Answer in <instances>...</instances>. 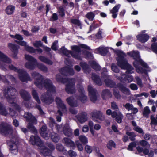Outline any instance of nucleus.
<instances>
[{"label":"nucleus","mask_w":157,"mask_h":157,"mask_svg":"<svg viewBox=\"0 0 157 157\" xmlns=\"http://www.w3.org/2000/svg\"><path fill=\"white\" fill-rule=\"evenodd\" d=\"M31 75L33 78H36L34 83L36 86L40 88L44 86L47 90V93L42 95L41 101L46 104L51 103L54 101L52 96L56 91L55 87L52 85V82L48 78L44 79L42 76L36 72H32Z\"/></svg>","instance_id":"obj_1"},{"label":"nucleus","mask_w":157,"mask_h":157,"mask_svg":"<svg viewBox=\"0 0 157 157\" xmlns=\"http://www.w3.org/2000/svg\"><path fill=\"white\" fill-rule=\"evenodd\" d=\"M0 132L2 135L9 136L10 140L7 141L10 152L14 155L18 153L19 144L17 140L16 132L13 131L12 126L6 123H2L0 124Z\"/></svg>","instance_id":"obj_2"},{"label":"nucleus","mask_w":157,"mask_h":157,"mask_svg":"<svg viewBox=\"0 0 157 157\" xmlns=\"http://www.w3.org/2000/svg\"><path fill=\"white\" fill-rule=\"evenodd\" d=\"M11 63L10 59L0 51V67L2 69L4 70L9 68L17 72L20 79L22 82L32 80L30 76L26 71L17 69L12 65L10 64Z\"/></svg>","instance_id":"obj_3"},{"label":"nucleus","mask_w":157,"mask_h":157,"mask_svg":"<svg viewBox=\"0 0 157 157\" xmlns=\"http://www.w3.org/2000/svg\"><path fill=\"white\" fill-rule=\"evenodd\" d=\"M127 54L133 58L135 61L133 63V64L138 73L146 74L148 71H150L148 65L140 58L138 52L133 51L128 52Z\"/></svg>","instance_id":"obj_4"},{"label":"nucleus","mask_w":157,"mask_h":157,"mask_svg":"<svg viewBox=\"0 0 157 157\" xmlns=\"http://www.w3.org/2000/svg\"><path fill=\"white\" fill-rule=\"evenodd\" d=\"M117 64L121 69H126V73L131 74L133 73V68L128 64L126 59V55L122 51H118L117 52Z\"/></svg>","instance_id":"obj_5"},{"label":"nucleus","mask_w":157,"mask_h":157,"mask_svg":"<svg viewBox=\"0 0 157 157\" xmlns=\"http://www.w3.org/2000/svg\"><path fill=\"white\" fill-rule=\"evenodd\" d=\"M29 142L33 145H37L38 147L39 151L44 156H47L51 154V151L45 147L44 143L37 136H31Z\"/></svg>","instance_id":"obj_6"},{"label":"nucleus","mask_w":157,"mask_h":157,"mask_svg":"<svg viewBox=\"0 0 157 157\" xmlns=\"http://www.w3.org/2000/svg\"><path fill=\"white\" fill-rule=\"evenodd\" d=\"M17 93L15 89L10 87L6 88L4 90L3 93L5 97L6 98L9 103L12 105V106L14 107V109L19 111L20 107L14 102Z\"/></svg>","instance_id":"obj_7"},{"label":"nucleus","mask_w":157,"mask_h":157,"mask_svg":"<svg viewBox=\"0 0 157 157\" xmlns=\"http://www.w3.org/2000/svg\"><path fill=\"white\" fill-rule=\"evenodd\" d=\"M56 79L59 82L62 83L66 82V91L69 94H73L76 91L75 88V79L73 78H63L60 74H57L56 76Z\"/></svg>","instance_id":"obj_8"},{"label":"nucleus","mask_w":157,"mask_h":157,"mask_svg":"<svg viewBox=\"0 0 157 157\" xmlns=\"http://www.w3.org/2000/svg\"><path fill=\"white\" fill-rule=\"evenodd\" d=\"M56 79L59 82L62 83L66 82V91L69 94H73L76 91L75 88V79L73 78H63L60 74H57L56 76Z\"/></svg>","instance_id":"obj_9"},{"label":"nucleus","mask_w":157,"mask_h":157,"mask_svg":"<svg viewBox=\"0 0 157 157\" xmlns=\"http://www.w3.org/2000/svg\"><path fill=\"white\" fill-rule=\"evenodd\" d=\"M72 52H71L68 50L64 47H62L60 50V52L64 55L68 57L71 55L73 57L77 59H80L81 58L80 56L81 54V50L80 48L77 46H73L71 47Z\"/></svg>","instance_id":"obj_10"},{"label":"nucleus","mask_w":157,"mask_h":157,"mask_svg":"<svg viewBox=\"0 0 157 157\" xmlns=\"http://www.w3.org/2000/svg\"><path fill=\"white\" fill-rule=\"evenodd\" d=\"M24 117L29 122L28 124L27 128L33 133H36L37 131L33 124H36L37 123V121L36 118L32 116L30 113L25 112L24 115Z\"/></svg>","instance_id":"obj_11"},{"label":"nucleus","mask_w":157,"mask_h":157,"mask_svg":"<svg viewBox=\"0 0 157 157\" xmlns=\"http://www.w3.org/2000/svg\"><path fill=\"white\" fill-rule=\"evenodd\" d=\"M56 101L59 109L56 115L57 121L58 122H60L61 121V116H62L61 111L63 113H65L67 110L65 105L59 98L56 97Z\"/></svg>","instance_id":"obj_12"},{"label":"nucleus","mask_w":157,"mask_h":157,"mask_svg":"<svg viewBox=\"0 0 157 157\" xmlns=\"http://www.w3.org/2000/svg\"><path fill=\"white\" fill-rule=\"evenodd\" d=\"M25 59L29 61L25 63V67L31 70H34L36 67L35 66L37 62L36 60L31 56L27 54L25 56Z\"/></svg>","instance_id":"obj_13"},{"label":"nucleus","mask_w":157,"mask_h":157,"mask_svg":"<svg viewBox=\"0 0 157 157\" xmlns=\"http://www.w3.org/2000/svg\"><path fill=\"white\" fill-rule=\"evenodd\" d=\"M77 88L80 92V94L76 96V98L78 101H80L84 103L86 102L87 100V97L84 93V91L83 87L80 84H78L77 85Z\"/></svg>","instance_id":"obj_14"},{"label":"nucleus","mask_w":157,"mask_h":157,"mask_svg":"<svg viewBox=\"0 0 157 157\" xmlns=\"http://www.w3.org/2000/svg\"><path fill=\"white\" fill-rule=\"evenodd\" d=\"M106 113L108 115H111L113 118L116 117V121L118 123H121V122L123 117L122 114L120 111L117 112H113L112 113L110 109H108L106 111Z\"/></svg>","instance_id":"obj_15"},{"label":"nucleus","mask_w":157,"mask_h":157,"mask_svg":"<svg viewBox=\"0 0 157 157\" xmlns=\"http://www.w3.org/2000/svg\"><path fill=\"white\" fill-rule=\"evenodd\" d=\"M92 118L94 121L99 123L105 120L104 116L100 111H94L92 114Z\"/></svg>","instance_id":"obj_16"},{"label":"nucleus","mask_w":157,"mask_h":157,"mask_svg":"<svg viewBox=\"0 0 157 157\" xmlns=\"http://www.w3.org/2000/svg\"><path fill=\"white\" fill-rule=\"evenodd\" d=\"M9 113H8L6 110L4 106L0 103V114L1 115L6 116L9 114L13 117H16L17 116V113L13 110H12L11 108L9 109Z\"/></svg>","instance_id":"obj_17"},{"label":"nucleus","mask_w":157,"mask_h":157,"mask_svg":"<svg viewBox=\"0 0 157 157\" xmlns=\"http://www.w3.org/2000/svg\"><path fill=\"white\" fill-rule=\"evenodd\" d=\"M60 72L61 74L64 75H72L74 74L73 69L71 67H68L61 69Z\"/></svg>","instance_id":"obj_18"},{"label":"nucleus","mask_w":157,"mask_h":157,"mask_svg":"<svg viewBox=\"0 0 157 157\" xmlns=\"http://www.w3.org/2000/svg\"><path fill=\"white\" fill-rule=\"evenodd\" d=\"M88 89L91 100L93 102H95L97 100V98L96 95V90L90 85L88 86Z\"/></svg>","instance_id":"obj_19"},{"label":"nucleus","mask_w":157,"mask_h":157,"mask_svg":"<svg viewBox=\"0 0 157 157\" xmlns=\"http://www.w3.org/2000/svg\"><path fill=\"white\" fill-rule=\"evenodd\" d=\"M103 72L102 73V75H105V78H106L105 79V83L106 85L110 87H113L114 85V83L113 81L112 80L109 79V76H107V70L106 68H104L103 69Z\"/></svg>","instance_id":"obj_20"},{"label":"nucleus","mask_w":157,"mask_h":157,"mask_svg":"<svg viewBox=\"0 0 157 157\" xmlns=\"http://www.w3.org/2000/svg\"><path fill=\"white\" fill-rule=\"evenodd\" d=\"M10 36L12 38L17 40H15V42L21 45L25 46L27 44V43L26 42L22 41L23 39V37L20 34H16L15 35H10Z\"/></svg>","instance_id":"obj_21"},{"label":"nucleus","mask_w":157,"mask_h":157,"mask_svg":"<svg viewBox=\"0 0 157 157\" xmlns=\"http://www.w3.org/2000/svg\"><path fill=\"white\" fill-rule=\"evenodd\" d=\"M50 133V132L48 131L47 130L46 125H43L41 128L40 131V134L41 136L45 139H47L49 138Z\"/></svg>","instance_id":"obj_22"},{"label":"nucleus","mask_w":157,"mask_h":157,"mask_svg":"<svg viewBox=\"0 0 157 157\" xmlns=\"http://www.w3.org/2000/svg\"><path fill=\"white\" fill-rule=\"evenodd\" d=\"M121 77H118L117 78L121 82L125 81L126 82H130L133 80V78L131 75H126L124 74H121Z\"/></svg>","instance_id":"obj_23"},{"label":"nucleus","mask_w":157,"mask_h":157,"mask_svg":"<svg viewBox=\"0 0 157 157\" xmlns=\"http://www.w3.org/2000/svg\"><path fill=\"white\" fill-rule=\"evenodd\" d=\"M78 121L81 123H83L87 120V114L85 112H82L77 116Z\"/></svg>","instance_id":"obj_24"},{"label":"nucleus","mask_w":157,"mask_h":157,"mask_svg":"<svg viewBox=\"0 0 157 157\" xmlns=\"http://www.w3.org/2000/svg\"><path fill=\"white\" fill-rule=\"evenodd\" d=\"M137 38L140 41L144 43L148 40L149 36L146 34H141L137 36Z\"/></svg>","instance_id":"obj_25"},{"label":"nucleus","mask_w":157,"mask_h":157,"mask_svg":"<svg viewBox=\"0 0 157 157\" xmlns=\"http://www.w3.org/2000/svg\"><path fill=\"white\" fill-rule=\"evenodd\" d=\"M8 46L9 48L14 53V54L13 55V57L14 58H17L16 55L18 53V50L17 46L11 43H9L8 44Z\"/></svg>","instance_id":"obj_26"},{"label":"nucleus","mask_w":157,"mask_h":157,"mask_svg":"<svg viewBox=\"0 0 157 157\" xmlns=\"http://www.w3.org/2000/svg\"><path fill=\"white\" fill-rule=\"evenodd\" d=\"M67 101L68 104L71 106L76 107L78 105L77 101L74 100L72 97L68 98Z\"/></svg>","instance_id":"obj_27"},{"label":"nucleus","mask_w":157,"mask_h":157,"mask_svg":"<svg viewBox=\"0 0 157 157\" xmlns=\"http://www.w3.org/2000/svg\"><path fill=\"white\" fill-rule=\"evenodd\" d=\"M20 94L22 97L24 99L25 101H28L31 98L29 94L24 90H21Z\"/></svg>","instance_id":"obj_28"},{"label":"nucleus","mask_w":157,"mask_h":157,"mask_svg":"<svg viewBox=\"0 0 157 157\" xmlns=\"http://www.w3.org/2000/svg\"><path fill=\"white\" fill-rule=\"evenodd\" d=\"M120 6L121 5L119 4L115 6L111 10L110 12L112 14V17L113 18H115L117 17V13L118 12Z\"/></svg>","instance_id":"obj_29"},{"label":"nucleus","mask_w":157,"mask_h":157,"mask_svg":"<svg viewBox=\"0 0 157 157\" xmlns=\"http://www.w3.org/2000/svg\"><path fill=\"white\" fill-rule=\"evenodd\" d=\"M63 142L67 146L73 147L75 146V144L74 142L68 138H64L63 140Z\"/></svg>","instance_id":"obj_30"},{"label":"nucleus","mask_w":157,"mask_h":157,"mask_svg":"<svg viewBox=\"0 0 157 157\" xmlns=\"http://www.w3.org/2000/svg\"><path fill=\"white\" fill-rule=\"evenodd\" d=\"M38 59L40 61L43 62H44L47 64L49 65H51L53 63V62L52 61L48 59L44 56H39L38 57Z\"/></svg>","instance_id":"obj_31"},{"label":"nucleus","mask_w":157,"mask_h":157,"mask_svg":"<svg viewBox=\"0 0 157 157\" xmlns=\"http://www.w3.org/2000/svg\"><path fill=\"white\" fill-rule=\"evenodd\" d=\"M70 21L72 24L78 27L80 29H82V24L78 19L75 18H72L71 19Z\"/></svg>","instance_id":"obj_32"},{"label":"nucleus","mask_w":157,"mask_h":157,"mask_svg":"<svg viewBox=\"0 0 157 157\" xmlns=\"http://www.w3.org/2000/svg\"><path fill=\"white\" fill-rule=\"evenodd\" d=\"M92 78L94 81L97 84L101 85L102 84V82L99 77L94 74H92Z\"/></svg>","instance_id":"obj_33"},{"label":"nucleus","mask_w":157,"mask_h":157,"mask_svg":"<svg viewBox=\"0 0 157 157\" xmlns=\"http://www.w3.org/2000/svg\"><path fill=\"white\" fill-rule=\"evenodd\" d=\"M15 10V7L14 6L10 5L7 7L6 9V13L8 14H11L14 12Z\"/></svg>","instance_id":"obj_34"},{"label":"nucleus","mask_w":157,"mask_h":157,"mask_svg":"<svg viewBox=\"0 0 157 157\" xmlns=\"http://www.w3.org/2000/svg\"><path fill=\"white\" fill-rule=\"evenodd\" d=\"M51 139L54 142H58L59 140V137L58 135L54 132H52L51 134Z\"/></svg>","instance_id":"obj_35"},{"label":"nucleus","mask_w":157,"mask_h":157,"mask_svg":"<svg viewBox=\"0 0 157 157\" xmlns=\"http://www.w3.org/2000/svg\"><path fill=\"white\" fill-rule=\"evenodd\" d=\"M35 66L36 67H38L39 69L43 71L46 72L47 71V67L41 63H38L37 62Z\"/></svg>","instance_id":"obj_36"},{"label":"nucleus","mask_w":157,"mask_h":157,"mask_svg":"<svg viewBox=\"0 0 157 157\" xmlns=\"http://www.w3.org/2000/svg\"><path fill=\"white\" fill-rule=\"evenodd\" d=\"M102 97L103 99H105L106 98L111 97V94L108 90H104L102 91Z\"/></svg>","instance_id":"obj_37"},{"label":"nucleus","mask_w":157,"mask_h":157,"mask_svg":"<svg viewBox=\"0 0 157 157\" xmlns=\"http://www.w3.org/2000/svg\"><path fill=\"white\" fill-rule=\"evenodd\" d=\"M63 132L64 134L66 136H70L72 134V130L68 126L65 127L63 130Z\"/></svg>","instance_id":"obj_38"},{"label":"nucleus","mask_w":157,"mask_h":157,"mask_svg":"<svg viewBox=\"0 0 157 157\" xmlns=\"http://www.w3.org/2000/svg\"><path fill=\"white\" fill-rule=\"evenodd\" d=\"M32 95L33 98L37 102L38 104H40V101L38 96V94L35 90H32Z\"/></svg>","instance_id":"obj_39"},{"label":"nucleus","mask_w":157,"mask_h":157,"mask_svg":"<svg viewBox=\"0 0 157 157\" xmlns=\"http://www.w3.org/2000/svg\"><path fill=\"white\" fill-rule=\"evenodd\" d=\"M95 16L94 12H90L88 13L86 15V17L90 21L93 20Z\"/></svg>","instance_id":"obj_40"},{"label":"nucleus","mask_w":157,"mask_h":157,"mask_svg":"<svg viewBox=\"0 0 157 157\" xmlns=\"http://www.w3.org/2000/svg\"><path fill=\"white\" fill-rule=\"evenodd\" d=\"M79 139L83 144H86L88 142L87 138L84 135H80L79 137Z\"/></svg>","instance_id":"obj_41"},{"label":"nucleus","mask_w":157,"mask_h":157,"mask_svg":"<svg viewBox=\"0 0 157 157\" xmlns=\"http://www.w3.org/2000/svg\"><path fill=\"white\" fill-rule=\"evenodd\" d=\"M150 112V110L148 106H146L144 108L143 115L144 116L148 117L149 114Z\"/></svg>","instance_id":"obj_42"},{"label":"nucleus","mask_w":157,"mask_h":157,"mask_svg":"<svg viewBox=\"0 0 157 157\" xmlns=\"http://www.w3.org/2000/svg\"><path fill=\"white\" fill-rule=\"evenodd\" d=\"M106 49L105 48L103 47H100L96 49L95 51V53H99L101 54L105 52Z\"/></svg>","instance_id":"obj_43"},{"label":"nucleus","mask_w":157,"mask_h":157,"mask_svg":"<svg viewBox=\"0 0 157 157\" xmlns=\"http://www.w3.org/2000/svg\"><path fill=\"white\" fill-rule=\"evenodd\" d=\"M126 134L129 136L130 139L132 141H134L135 140V137L136 135L133 132H127Z\"/></svg>","instance_id":"obj_44"},{"label":"nucleus","mask_w":157,"mask_h":157,"mask_svg":"<svg viewBox=\"0 0 157 157\" xmlns=\"http://www.w3.org/2000/svg\"><path fill=\"white\" fill-rule=\"evenodd\" d=\"M139 143L141 146L144 147L149 148L150 147V144L149 143L144 140L140 141Z\"/></svg>","instance_id":"obj_45"},{"label":"nucleus","mask_w":157,"mask_h":157,"mask_svg":"<svg viewBox=\"0 0 157 157\" xmlns=\"http://www.w3.org/2000/svg\"><path fill=\"white\" fill-rule=\"evenodd\" d=\"M56 149L60 151L63 152V153H66V151L64 149L63 146L61 144H57L56 145Z\"/></svg>","instance_id":"obj_46"},{"label":"nucleus","mask_w":157,"mask_h":157,"mask_svg":"<svg viewBox=\"0 0 157 157\" xmlns=\"http://www.w3.org/2000/svg\"><path fill=\"white\" fill-rule=\"evenodd\" d=\"M83 53V54L85 56L86 58L87 59H92L93 58V55L91 53L86 51H85Z\"/></svg>","instance_id":"obj_47"},{"label":"nucleus","mask_w":157,"mask_h":157,"mask_svg":"<svg viewBox=\"0 0 157 157\" xmlns=\"http://www.w3.org/2000/svg\"><path fill=\"white\" fill-rule=\"evenodd\" d=\"M115 143L112 140L109 141L107 145L108 148L109 149H111L113 147H115Z\"/></svg>","instance_id":"obj_48"},{"label":"nucleus","mask_w":157,"mask_h":157,"mask_svg":"<svg viewBox=\"0 0 157 157\" xmlns=\"http://www.w3.org/2000/svg\"><path fill=\"white\" fill-rule=\"evenodd\" d=\"M25 47V49L28 52L31 53L35 52L36 50L34 49L33 47H30L27 45L24 46Z\"/></svg>","instance_id":"obj_49"},{"label":"nucleus","mask_w":157,"mask_h":157,"mask_svg":"<svg viewBox=\"0 0 157 157\" xmlns=\"http://www.w3.org/2000/svg\"><path fill=\"white\" fill-rule=\"evenodd\" d=\"M121 91L124 94L127 95H129L130 93L128 89L126 88L125 87H122L121 88Z\"/></svg>","instance_id":"obj_50"},{"label":"nucleus","mask_w":157,"mask_h":157,"mask_svg":"<svg viewBox=\"0 0 157 157\" xmlns=\"http://www.w3.org/2000/svg\"><path fill=\"white\" fill-rule=\"evenodd\" d=\"M91 64L93 68L96 70H98L100 69V67L95 62L93 61Z\"/></svg>","instance_id":"obj_51"},{"label":"nucleus","mask_w":157,"mask_h":157,"mask_svg":"<svg viewBox=\"0 0 157 157\" xmlns=\"http://www.w3.org/2000/svg\"><path fill=\"white\" fill-rule=\"evenodd\" d=\"M98 24H96L94 23L92 24L90 26L89 31L87 32V33H89L92 31L94 30L96 28L98 27Z\"/></svg>","instance_id":"obj_52"},{"label":"nucleus","mask_w":157,"mask_h":157,"mask_svg":"<svg viewBox=\"0 0 157 157\" xmlns=\"http://www.w3.org/2000/svg\"><path fill=\"white\" fill-rule=\"evenodd\" d=\"M136 144L135 142H132L130 144L128 145V150L129 151H132L134 147H136Z\"/></svg>","instance_id":"obj_53"},{"label":"nucleus","mask_w":157,"mask_h":157,"mask_svg":"<svg viewBox=\"0 0 157 157\" xmlns=\"http://www.w3.org/2000/svg\"><path fill=\"white\" fill-rule=\"evenodd\" d=\"M112 70L114 72L118 73L119 72V70L116 66L115 64L113 63L111 67Z\"/></svg>","instance_id":"obj_54"},{"label":"nucleus","mask_w":157,"mask_h":157,"mask_svg":"<svg viewBox=\"0 0 157 157\" xmlns=\"http://www.w3.org/2000/svg\"><path fill=\"white\" fill-rule=\"evenodd\" d=\"M133 129L135 131H136L138 132L139 133L141 134H144V133L142 130V129L140 127H139L137 126L136 127H133Z\"/></svg>","instance_id":"obj_55"},{"label":"nucleus","mask_w":157,"mask_h":157,"mask_svg":"<svg viewBox=\"0 0 157 157\" xmlns=\"http://www.w3.org/2000/svg\"><path fill=\"white\" fill-rule=\"evenodd\" d=\"M124 106L128 111L132 110L133 107L132 104H130L129 103H127L124 105Z\"/></svg>","instance_id":"obj_56"},{"label":"nucleus","mask_w":157,"mask_h":157,"mask_svg":"<svg viewBox=\"0 0 157 157\" xmlns=\"http://www.w3.org/2000/svg\"><path fill=\"white\" fill-rule=\"evenodd\" d=\"M151 124L157 125V120L153 116L151 115Z\"/></svg>","instance_id":"obj_57"},{"label":"nucleus","mask_w":157,"mask_h":157,"mask_svg":"<svg viewBox=\"0 0 157 157\" xmlns=\"http://www.w3.org/2000/svg\"><path fill=\"white\" fill-rule=\"evenodd\" d=\"M151 48L153 52L157 54V43H153L151 45Z\"/></svg>","instance_id":"obj_58"},{"label":"nucleus","mask_w":157,"mask_h":157,"mask_svg":"<svg viewBox=\"0 0 157 157\" xmlns=\"http://www.w3.org/2000/svg\"><path fill=\"white\" fill-rule=\"evenodd\" d=\"M151 48L153 52L157 54V43H153L151 45Z\"/></svg>","instance_id":"obj_59"},{"label":"nucleus","mask_w":157,"mask_h":157,"mask_svg":"<svg viewBox=\"0 0 157 157\" xmlns=\"http://www.w3.org/2000/svg\"><path fill=\"white\" fill-rule=\"evenodd\" d=\"M76 144L77 147L79 151H82L83 149V147L82 144H81L79 141H76Z\"/></svg>","instance_id":"obj_60"},{"label":"nucleus","mask_w":157,"mask_h":157,"mask_svg":"<svg viewBox=\"0 0 157 157\" xmlns=\"http://www.w3.org/2000/svg\"><path fill=\"white\" fill-rule=\"evenodd\" d=\"M113 94L116 98L117 99H120L121 98V96L119 93V91L116 90H114Z\"/></svg>","instance_id":"obj_61"},{"label":"nucleus","mask_w":157,"mask_h":157,"mask_svg":"<svg viewBox=\"0 0 157 157\" xmlns=\"http://www.w3.org/2000/svg\"><path fill=\"white\" fill-rule=\"evenodd\" d=\"M58 42L57 41H54L51 46L52 48L54 50H56L58 48Z\"/></svg>","instance_id":"obj_62"},{"label":"nucleus","mask_w":157,"mask_h":157,"mask_svg":"<svg viewBox=\"0 0 157 157\" xmlns=\"http://www.w3.org/2000/svg\"><path fill=\"white\" fill-rule=\"evenodd\" d=\"M136 79L138 85L140 87H142L143 86V84L141 79L138 77H136Z\"/></svg>","instance_id":"obj_63"},{"label":"nucleus","mask_w":157,"mask_h":157,"mask_svg":"<svg viewBox=\"0 0 157 157\" xmlns=\"http://www.w3.org/2000/svg\"><path fill=\"white\" fill-rule=\"evenodd\" d=\"M58 19V17L57 14L56 13H53L51 17L50 18L49 20L52 21L56 20Z\"/></svg>","instance_id":"obj_64"}]
</instances>
